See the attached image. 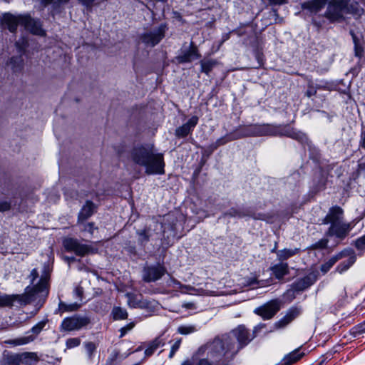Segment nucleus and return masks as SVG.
<instances>
[{
	"label": "nucleus",
	"instance_id": "obj_13",
	"mask_svg": "<svg viewBox=\"0 0 365 365\" xmlns=\"http://www.w3.org/2000/svg\"><path fill=\"white\" fill-rule=\"evenodd\" d=\"M351 230L349 223L343 221L331 225L329 228V234L339 238H344Z\"/></svg>",
	"mask_w": 365,
	"mask_h": 365
},
{
	"label": "nucleus",
	"instance_id": "obj_35",
	"mask_svg": "<svg viewBox=\"0 0 365 365\" xmlns=\"http://www.w3.org/2000/svg\"><path fill=\"white\" fill-rule=\"evenodd\" d=\"M41 1L43 6H46L48 4H53L56 6H58L61 4H66L68 0H41Z\"/></svg>",
	"mask_w": 365,
	"mask_h": 365
},
{
	"label": "nucleus",
	"instance_id": "obj_31",
	"mask_svg": "<svg viewBox=\"0 0 365 365\" xmlns=\"http://www.w3.org/2000/svg\"><path fill=\"white\" fill-rule=\"evenodd\" d=\"M216 63L217 62L212 59L202 60L200 61L201 71L208 74L216 65Z\"/></svg>",
	"mask_w": 365,
	"mask_h": 365
},
{
	"label": "nucleus",
	"instance_id": "obj_34",
	"mask_svg": "<svg viewBox=\"0 0 365 365\" xmlns=\"http://www.w3.org/2000/svg\"><path fill=\"white\" fill-rule=\"evenodd\" d=\"M196 331L194 325H181L178 328V332L180 334L187 335Z\"/></svg>",
	"mask_w": 365,
	"mask_h": 365
},
{
	"label": "nucleus",
	"instance_id": "obj_36",
	"mask_svg": "<svg viewBox=\"0 0 365 365\" xmlns=\"http://www.w3.org/2000/svg\"><path fill=\"white\" fill-rule=\"evenodd\" d=\"M365 332V321L354 328L352 334L356 336Z\"/></svg>",
	"mask_w": 365,
	"mask_h": 365
},
{
	"label": "nucleus",
	"instance_id": "obj_61",
	"mask_svg": "<svg viewBox=\"0 0 365 365\" xmlns=\"http://www.w3.org/2000/svg\"><path fill=\"white\" fill-rule=\"evenodd\" d=\"M359 166L365 168V155L361 158Z\"/></svg>",
	"mask_w": 365,
	"mask_h": 365
},
{
	"label": "nucleus",
	"instance_id": "obj_57",
	"mask_svg": "<svg viewBox=\"0 0 365 365\" xmlns=\"http://www.w3.org/2000/svg\"><path fill=\"white\" fill-rule=\"evenodd\" d=\"M351 34L353 38V41H354V46L359 45V40H358L357 37L354 35V34L353 32H351Z\"/></svg>",
	"mask_w": 365,
	"mask_h": 365
},
{
	"label": "nucleus",
	"instance_id": "obj_42",
	"mask_svg": "<svg viewBox=\"0 0 365 365\" xmlns=\"http://www.w3.org/2000/svg\"><path fill=\"white\" fill-rule=\"evenodd\" d=\"M18 63V67H16L14 65H12V68L14 71H17L19 68H21V63H22V60L21 59V58H12L11 59V61H10V63L11 64H13V63Z\"/></svg>",
	"mask_w": 365,
	"mask_h": 365
},
{
	"label": "nucleus",
	"instance_id": "obj_62",
	"mask_svg": "<svg viewBox=\"0 0 365 365\" xmlns=\"http://www.w3.org/2000/svg\"><path fill=\"white\" fill-rule=\"evenodd\" d=\"M274 4H281L284 2V0H271Z\"/></svg>",
	"mask_w": 365,
	"mask_h": 365
},
{
	"label": "nucleus",
	"instance_id": "obj_3",
	"mask_svg": "<svg viewBox=\"0 0 365 365\" xmlns=\"http://www.w3.org/2000/svg\"><path fill=\"white\" fill-rule=\"evenodd\" d=\"M35 294L44 297L48 294L47 279L46 277H41L38 284L33 288L27 287L26 292L21 294H0V307H11L15 302L21 304H26L32 300Z\"/></svg>",
	"mask_w": 365,
	"mask_h": 365
},
{
	"label": "nucleus",
	"instance_id": "obj_12",
	"mask_svg": "<svg viewBox=\"0 0 365 365\" xmlns=\"http://www.w3.org/2000/svg\"><path fill=\"white\" fill-rule=\"evenodd\" d=\"M26 23V16H14L6 14L3 17V24L11 32H14L19 25L22 26Z\"/></svg>",
	"mask_w": 365,
	"mask_h": 365
},
{
	"label": "nucleus",
	"instance_id": "obj_32",
	"mask_svg": "<svg viewBox=\"0 0 365 365\" xmlns=\"http://www.w3.org/2000/svg\"><path fill=\"white\" fill-rule=\"evenodd\" d=\"M112 314L113 315L114 319H126L128 317V313L125 309L119 307H115L113 308L112 311Z\"/></svg>",
	"mask_w": 365,
	"mask_h": 365
},
{
	"label": "nucleus",
	"instance_id": "obj_58",
	"mask_svg": "<svg viewBox=\"0 0 365 365\" xmlns=\"http://www.w3.org/2000/svg\"><path fill=\"white\" fill-rule=\"evenodd\" d=\"M339 347H340V345H338V346H334V347L333 348V352H331V353H327V355L331 356V355H332V354H333V353H336V352L339 351V349H338V348H339Z\"/></svg>",
	"mask_w": 365,
	"mask_h": 365
},
{
	"label": "nucleus",
	"instance_id": "obj_23",
	"mask_svg": "<svg viewBox=\"0 0 365 365\" xmlns=\"http://www.w3.org/2000/svg\"><path fill=\"white\" fill-rule=\"evenodd\" d=\"M129 354L130 353L128 351L123 352L120 349H114L112 351L110 356L108 358L107 361V364L113 365L114 364L115 365L117 362L120 361L124 359L127 358L129 356Z\"/></svg>",
	"mask_w": 365,
	"mask_h": 365
},
{
	"label": "nucleus",
	"instance_id": "obj_29",
	"mask_svg": "<svg viewBox=\"0 0 365 365\" xmlns=\"http://www.w3.org/2000/svg\"><path fill=\"white\" fill-rule=\"evenodd\" d=\"M22 363L26 364L34 365L38 361V358L35 353H24L20 355Z\"/></svg>",
	"mask_w": 365,
	"mask_h": 365
},
{
	"label": "nucleus",
	"instance_id": "obj_21",
	"mask_svg": "<svg viewBox=\"0 0 365 365\" xmlns=\"http://www.w3.org/2000/svg\"><path fill=\"white\" fill-rule=\"evenodd\" d=\"M273 274L277 279H282L289 274V266L287 263L280 262L270 267Z\"/></svg>",
	"mask_w": 365,
	"mask_h": 365
},
{
	"label": "nucleus",
	"instance_id": "obj_49",
	"mask_svg": "<svg viewBox=\"0 0 365 365\" xmlns=\"http://www.w3.org/2000/svg\"><path fill=\"white\" fill-rule=\"evenodd\" d=\"M78 1L86 7H91L95 0H78Z\"/></svg>",
	"mask_w": 365,
	"mask_h": 365
},
{
	"label": "nucleus",
	"instance_id": "obj_39",
	"mask_svg": "<svg viewBox=\"0 0 365 365\" xmlns=\"http://www.w3.org/2000/svg\"><path fill=\"white\" fill-rule=\"evenodd\" d=\"M225 215H228V216H230V217H242L245 216V215L236 210V209H231L229 212L225 213Z\"/></svg>",
	"mask_w": 365,
	"mask_h": 365
},
{
	"label": "nucleus",
	"instance_id": "obj_38",
	"mask_svg": "<svg viewBox=\"0 0 365 365\" xmlns=\"http://www.w3.org/2000/svg\"><path fill=\"white\" fill-rule=\"evenodd\" d=\"M85 349L88 355V357L91 358L93 353L96 349V344H86Z\"/></svg>",
	"mask_w": 365,
	"mask_h": 365
},
{
	"label": "nucleus",
	"instance_id": "obj_2",
	"mask_svg": "<svg viewBox=\"0 0 365 365\" xmlns=\"http://www.w3.org/2000/svg\"><path fill=\"white\" fill-rule=\"evenodd\" d=\"M324 16L330 22L341 21L348 14L360 16L363 9L355 0L327 1Z\"/></svg>",
	"mask_w": 365,
	"mask_h": 365
},
{
	"label": "nucleus",
	"instance_id": "obj_18",
	"mask_svg": "<svg viewBox=\"0 0 365 365\" xmlns=\"http://www.w3.org/2000/svg\"><path fill=\"white\" fill-rule=\"evenodd\" d=\"M300 314V309L297 307L289 309L286 315L276 322L275 326L278 328H283L293 321Z\"/></svg>",
	"mask_w": 365,
	"mask_h": 365
},
{
	"label": "nucleus",
	"instance_id": "obj_45",
	"mask_svg": "<svg viewBox=\"0 0 365 365\" xmlns=\"http://www.w3.org/2000/svg\"><path fill=\"white\" fill-rule=\"evenodd\" d=\"M96 229V228L94 227V225L91 222L86 224L84 227V230L88 232L91 235L93 234Z\"/></svg>",
	"mask_w": 365,
	"mask_h": 365
},
{
	"label": "nucleus",
	"instance_id": "obj_8",
	"mask_svg": "<svg viewBox=\"0 0 365 365\" xmlns=\"http://www.w3.org/2000/svg\"><path fill=\"white\" fill-rule=\"evenodd\" d=\"M166 272V269L160 264L145 267L142 279L145 282H153L160 279Z\"/></svg>",
	"mask_w": 365,
	"mask_h": 365
},
{
	"label": "nucleus",
	"instance_id": "obj_4",
	"mask_svg": "<svg viewBox=\"0 0 365 365\" xmlns=\"http://www.w3.org/2000/svg\"><path fill=\"white\" fill-rule=\"evenodd\" d=\"M256 329L250 331L244 325H239L232 329L230 333L217 336L215 339V342H222L224 341L237 340L238 342H250L255 337Z\"/></svg>",
	"mask_w": 365,
	"mask_h": 365
},
{
	"label": "nucleus",
	"instance_id": "obj_11",
	"mask_svg": "<svg viewBox=\"0 0 365 365\" xmlns=\"http://www.w3.org/2000/svg\"><path fill=\"white\" fill-rule=\"evenodd\" d=\"M200 56L197 46L193 42H191L187 50L182 49L180 54L177 56V60L181 63H188L200 58Z\"/></svg>",
	"mask_w": 365,
	"mask_h": 365
},
{
	"label": "nucleus",
	"instance_id": "obj_14",
	"mask_svg": "<svg viewBox=\"0 0 365 365\" xmlns=\"http://www.w3.org/2000/svg\"><path fill=\"white\" fill-rule=\"evenodd\" d=\"M197 122L198 118L197 116H192L186 123L175 130V135L178 138L187 136L197 124Z\"/></svg>",
	"mask_w": 365,
	"mask_h": 365
},
{
	"label": "nucleus",
	"instance_id": "obj_22",
	"mask_svg": "<svg viewBox=\"0 0 365 365\" xmlns=\"http://www.w3.org/2000/svg\"><path fill=\"white\" fill-rule=\"evenodd\" d=\"M95 208V205L92 202L87 201L78 214V222L84 221L90 217L93 214Z\"/></svg>",
	"mask_w": 365,
	"mask_h": 365
},
{
	"label": "nucleus",
	"instance_id": "obj_19",
	"mask_svg": "<svg viewBox=\"0 0 365 365\" xmlns=\"http://www.w3.org/2000/svg\"><path fill=\"white\" fill-rule=\"evenodd\" d=\"M300 314V309L297 307L289 309L286 315L276 322L275 326L278 328H283L293 321Z\"/></svg>",
	"mask_w": 365,
	"mask_h": 365
},
{
	"label": "nucleus",
	"instance_id": "obj_55",
	"mask_svg": "<svg viewBox=\"0 0 365 365\" xmlns=\"http://www.w3.org/2000/svg\"><path fill=\"white\" fill-rule=\"evenodd\" d=\"M182 307H185L186 309H195V304L191 302L183 304Z\"/></svg>",
	"mask_w": 365,
	"mask_h": 365
},
{
	"label": "nucleus",
	"instance_id": "obj_54",
	"mask_svg": "<svg viewBox=\"0 0 365 365\" xmlns=\"http://www.w3.org/2000/svg\"><path fill=\"white\" fill-rule=\"evenodd\" d=\"M83 288L81 287H78L75 289V294L79 298H81V297L83 295Z\"/></svg>",
	"mask_w": 365,
	"mask_h": 365
},
{
	"label": "nucleus",
	"instance_id": "obj_44",
	"mask_svg": "<svg viewBox=\"0 0 365 365\" xmlns=\"http://www.w3.org/2000/svg\"><path fill=\"white\" fill-rule=\"evenodd\" d=\"M133 327H134V324L133 323H130L126 327H124L121 328L120 330V336H123V335H125L126 331H128V330L132 329L133 328Z\"/></svg>",
	"mask_w": 365,
	"mask_h": 365
},
{
	"label": "nucleus",
	"instance_id": "obj_6",
	"mask_svg": "<svg viewBox=\"0 0 365 365\" xmlns=\"http://www.w3.org/2000/svg\"><path fill=\"white\" fill-rule=\"evenodd\" d=\"M165 32V26H160L152 31H146L140 36L143 43L147 46L153 47L164 38Z\"/></svg>",
	"mask_w": 365,
	"mask_h": 365
},
{
	"label": "nucleus",
	"instance_id": "obj_9",
	"mask_svg": "<svg viewBox=\"0 0 365 365\" xmlns=\"http://www.w3.org/2000/svg\"><path fill=\"white\" fill-rule=\"evenodd\" d=\"M88 323L86 318L72 317L66 318L61 323V328L65 331H73L79 329Z\"/></svg>",
	"mask_w": 365,
	"mask_h": 365
},
{
	"label": "nucleus",
	"instance_id": "obj_51",
	"mask_svg": "<svg viewBox=\"0 0 365 365\" xmlns=\"http://www.w3.org/2000/svg\"><path fill=\"white\" fill-rule=\"evenodd\" d=\"M178 348H179V344H173V346L171 348L170 354H169L170 358H172L173 356V355L175 354V351L178 349Z\"/></svg>",
	"mask_w": 365,
	"mask_h": 365
},
{
	"label": "nucleus",
	"instance_id": "obj_20",
	"mask_svg": "<svg viewBox=\"0 0 365 365\" xmlns=\"http://www.w3.org/2000/svg\"><path fill=\"white\" fill-rule=\"evenodd\" d=\"M327 0H312L302 4L304 9H307L312 13H317L327 4Z\"/></svg>",
	"mask_w": 365,
	"mask_h": 365
},
{
	"label": "nucleus",
	"instance_id": "obj_46",
	"mask_svg": "<svg viewBox=\"0 0 365 365\" xmlns=\"http://www.w3.org/2000/svg\"><path fill=\"white\" fill-rule=\"evenodd\" d=\"M359 146L365 150V129L361 133Z\"/></svg>",
	"mask_w": 365,
	"mask_h": 365
},
{
	"label": "nucleus",
	"instance_id": "obj_63",
	"mask_svg": "<svg viewBox=\"0 0 365 365\" xmlns=\"http://www.w3.org/2000/svg\"><path fill=\"white\" fill-rule=\"evenodd\" d=\"M277 243H275L274 247H273V249L272 250V252H275L277 254Z\"/></svg>",
	"mask_w": 365,
	"mask_h": 365
},
{
	"label": "nucleus",
	"instance_id": "obj_16",
	"mask_svg": "<svg viewBox=\"0 0 365 365\" xmlns=\"http://www.w3.org/2000/svg\"><path fill=\"white\" fill-rule=\"evenodd\" d=\"M23 26L34 34L38 36H43L45 34V31L42 29L40 21L31 19L29 16H26V23H25Z\"/></svg>",
	"mask_w": 365,
	"mask_h": 365
},
{
	"label": "nucleus",
	"instance_id": "obj_1",
	"mask_svg": "<svg viewBox=\"0 0 365 365\" xmlns=\"http://www.w3.org/2000/svg\"><path fill=\"white\" fill-rule=\"evenodd\" d=\"M130 159L134 164L144 167L148 175L165 173L163 154L156 152L153 144L133 147L130 152Z\"/></svg>",
	"mask_w": 365,
	"mask_h": 365
},
{
	"label": "nucleus",
	"instance_id": "obj_26",
	"mask_svg": "<svg viewBox=\"0 0 365 365\" xmlns=\"http://www.w3.org/2000/svg\"><path fill=\"white\" fill-rule=\"evenodd\" d=\"M299 252L300 248L283 249L277 252V257L278 260L282 262L283 261L298 254Z\"/></svg>",
	"mask_w": 365,
	"mask_h": 365
},
{
	"label": "nucleus",
	"instance_id": "obj_24",
	"mask_svg": "<svg viewBox=\"0 0 365 365\" xmlns=\"http://www.w3.org/2000/svg\"><path fill=\"white\" fill-rule=\"evenodd\" d=\"M349 254L348 250H344L340 253H338L335 256L332 257L331 259H329L326 263L323 264L321 267V270L324 273L327 272L331 267L339 259L341 258L346 257V255Z\"/></svg>",
	"mask_w": 365,
	"mask_h": 365
},
{
	"label": "nucleus",
	"instance_id": "obj_7",
	"mask_svg": "<svg viewBox=\"0 0 365 365\" xmlns=\"http://www.w3.org/2000/svg\"><path fill=\"white\" fill-rule=\"evenodd\" d=\"M282 303L278 299L271 300L262 307L257 308L255 312L264 319L272 318L280 309Z\"/></svg>",
	"mask_w": 365,
	"mask_h": 365
},
{
	"label": "nucleus",
	"instance_id": "obj_59",
	"mask_svg": "<svg viewBox=\"0 0 365 365\" xmlns=\"http://www.w3.org/2000/svg\"><path fill=\"white\" fill-rule=\"evenodd\" d=\"M316 93V91L314 89H310L307 91V96L311 97Z\"/></svg>",
	"mask_w": 365,
	"mask_h": 365
},
{
	"label": "nucleus",
	"instance_id": "obj_15",
	"mask_svg": "<svg viewBox=\"0 0 365 365\" xmlns=\"http://www.w3.org/2000/svg\"><path fill=\"white\" fill-rule=\"evenodd\" d=\"M304 349L303 346H300L299 348L294 350L293 351L289 353L282 360V365H292L299 360H300L304 355Z\"/></svg>",
	"mask_w": 365,
	"mask_h": 365
},
{
	"label": "nucleus",
	"instance_id": "obj_37",
	"mask_svg": "<svg viewBox=\"0 0 365 365\" xmlns=\"http://www.w3.org/2000/svg\"><path fill=\"white\" fill-rule=\"evenodd\" d=\"M77 307L76 304L67 305L63 302H60L59 304V309L62 312L73 311L77 309Z\"/></svg>",
	"mask_w": 365,
	"mask_h": 365
},
{
	"label": "nucleus",
	"instance_id": "obj_5",
	"mask_svg": "<svg viewBox=\"0 0 365 365\" xmlns=\"http://www.w3.org/2000/svg\"><path fill=\"white\" fill-rule=\"evenodd\" d=\"M63 246L67 251L73 252L79 256L93 253V248L85 244L80 243L77 240L68 238L63 241Z\"/></svg>",
	"mask_w": 365,
	"mask_h": 365
},
{
	"label": "nucleus",
	"instance_id": "obj_30",
	"mask_svg": "<svg viewBox=\"0 0 365 365\" xmlns=\"http://www.w3.org/2000/svg\"><path fill=\"white\" fill-rule=\"evenodd\" d=\"M126 297L128 298V304L129 307L133 308L143 307L144 304L141 302L137 295L133 293H127Z\"/></svg>",
	"mask_w": 365,
	"mask_h": 365
},
{
	"label": "nucleus",
	"instance_id": "obj_41",
	"mask_svg": "<svg viewBox=\"0 0 365 365\" xmlns=\"http://www.w3.org/2000/svg\"><path fill=\"white\" fill-rule=\"evenodd\" d=\"M356 247L359 250L365 248V235L358 239L355 242Z\"/></svg>",
	"mask_w": 365,
	"mask_h": 365
},
{
	"label": "nucleus",
	"instance_id": "obj_60",
	"mask_svg": "<svg viewBox=\"0 0 365 365\" xmlns=\"http://www.w3.org/2000/svg\"><path fill=\"white\" fill-rule=\"evenodd\" d=\"M194 361L192 359H187L182 362V365H193Z\"/></svg>",
	"mask_w": 365,
	"mask_h": 365
},
{
	"label": "nucleus",
	"instance_id": "obj_48",
	"mask_svg": "<svg viewBox=\"0 0 365 365\" xmlns=\"http://www.w3.org/2000/svg\"><path fill=\"white\" fill-rule=\"evenodd\" d=\"M10 209V204L8 202H0V211H6Z\"/></svg>",
	"mask_w": 365,
	"mask_h": 365
},
{
	"label": "nucleus",
	"instance_id": "obj_56",
	"mask_svg": "<svg viewBox=\"0 0 365 365\" xmlns=\"http://www.w3.org/2000/svg\"><path fill=\"white\" fill-rule=\"evenodd\" d=\"M197 365H212L207 360L202 359L199 361Z\"/></svg>",
	"mask_w": 365,
	"mask_h": 365
},
{
	"label": "nucleus",
	"instance_id": "obj_33",
	"mask_svg": "<svg viewBox=\"0 0 365 365\" xmlns=\"http://www.w3.org/2000/svg\"><path fill=\"white\" fill-rule=\"evenodd\" d=\"M21 361L20 355H5L4 362L6 365H20Z\"/></svg>",
	"mask_w": 365,
	"mask_h": 365
},
{
	"label": "nucleus",
	"instance_id": "obj_52",
	"mask_svg": "<svg viewBox=\"0 0 365 365\" xmlns=\"http://www.w3.org/2000/svg\"><path fill=\"white\" fill-rule=\"evenodd\" d=\"M178 348H179V344H173V346L171 348L170 354H169L170 358H172L173 356V355L175 354V351L178 349Z\"/></svg>",
	"mask_w": 365,
	"mask_h": 365
},
{
	"label": "nucleus",
	"instance_id": "obj_28",
	"mask_svg": "<svg viewBox=\"0 0 365 365\" xmlns=\"http://www.w3.org/2000/svg\"><path fill=\"white\" fill-rule=\"evenodd\" d=\"M349 254L346 256H349L347 260L341 262L340 264L338 265L336 270L339 273H342L347 270L356 261V256L355 255L350 251H348Z\"/></svg>",
	"mask_w": 365,
	"mask_h": 365
},
{
	"label": "nucleus",
	"instance_id": "obj_25",
	"mask_svg": "<svg viewBox=\"0 0 365 365\" xmlns=\"http://www.w3.org/2000/svg\"><path fill=\"white\" fill-rule=\"evenodd\" d=\"M314 281V276L309 274L297 281L293 286L297 290H304L312 285Z\"/></svg>",
	"mask_w": 365,
	"mask_h": 365
},
{
	"label": "nucleus",
	"instance_id": "obj_47",
	"mask_svg": "<svg viewBox=\"0 0 365 365\" xmlns=\"http://www.w3.org/2000/svg\"><path fill=\"white\" fill-rule=\"evenodd\" d=\"M355 55L358 57H361L364 52L363 48L359 45L354 46Z\"/></svg>",
	"mask_w": 365,
	"mask_h": 365
},
{
	"label": "nucleus",
	"instance_id": "obj_53",
	"mask_svg": "<svg viewBox=\"0 0 365 365\" xmlns=\"http://www.w3.org/2000/svg\"><path fill=\"white\" fill-rule=\"evenodd\" d=\"M38 276V273L36 270V269H32L30 277L31 278V282H33Z\"/></svg>",
	"mask_w": 365,
	"mask_h": 365
},
{
	"label": "nucleus",
	"instance_id": "obj_10",
	"mask_svg": "<svg viewBox=\"0 0 365 365\" xmlns=\"http://www.w3.org/2000/svg\"><path fill=\"white\" fill-rule=\"evenodd\" d=\"M273 134V128L269 125H251L245 128V136H262Z\"/></svg>",
	"mask_w": 365,
	"mask_h": 365
},
{
	"label": "nucleus",
	"instance_id": "obj_40",
	"mask_svg": "<svg viewBox=\"0 0 365 365\" xmlns=\"http://www.w3.org/2000/svg\"><path fill=\"white\" fill-rule=\"evenodd\" d=\"M158 344H153L150 347H148V349H146L145 350V357H148L150 356H151L154 351L158 349Z\"/></svg>",
	"mask_w": 365,
	"mask_h": 365
},
{
	"label": "nucleus",
	"instance_id": "obj_50",
	"mask_svg": "<svg viewBox=\"0 0 365 365\" xmlns=\"http://www.w3.org/2000/svg\"><path fill=\"white\" fill-rule=\"evenodd\" d=\"M178 348H179V344H173V346L171 348L170 354H169L170 358H172L173 356V355L175 354V351L178 349Z\"/></svg>",
	"mask_w": 365,
	"mask_h": 365
},
{
	"label": "nucleus",
	"instance_id": "obj_43",
	"mask_svg": "<svg viewBox=\"0 0 365 365\" xmlns=\"http://www.w3.org/2000/svg\"><path fill=\"white\" fill-rule=\"evenodd\" d=\"M217 344L219 345V346L217 347V349H220L222 350V352L220 354V355L226 356L227 352H224V350L230 349V346L231 345V344L227 343V344Z\"/></svg>",
	"mask_w": 365,
	"mask_h": 365
},
{
	"label": "nucleus",
	"instance_id": "obj_64",
	"mask_svg": "<svg viewBox=\"0 0 365 365\" xmlns=\"http://www.w3.org/2000/svg\"><path fill=\"white\" fill-rule=\"evenodd\" d=\"M73 341H74V339H71V341L69 342L73 343V342H74Z\"/></svg>",
	"mask_w": 365,
	"mask_h": 365
},
{
	"label": "nucleus",
	"instance_id": "obj_27",
	"mask_svg": "<svg viewBox=\"0 0 365 365\" xmlns=\"http://www.w3.org/2000/svg\"><path fill=\"white\" fill-rule=\"evenodd\" d=\"M44 326H45L44 322H39L38 324H37L36 326H34L31 329V331L32 334L26 336L24 339H21L19 342H29V341L35 340L36 339L35 336H36L37 334H38L40 333V331L42 330V329L43 328ZM8 342H18V341H9Z\"/></svg>",
	"mask_w": 365,
	"mask_h": 365
},
{
	"label": "nucleus",
	"instance_id": "obj_17",
	"mask_svg": "<svg viewBox=\"0 0 365 365\" xmlns=\"http://www.w3.org/2000/svg\"><path fill=\"white\" fill-rule=\"evenodd\" d=\"M343 210L340 207L335 206L331 207L324 218V223L332 225L343 221Z\"/></svg>",
	"mask_w": 365,
	"mask_h": 365
}]
</instances>
